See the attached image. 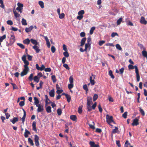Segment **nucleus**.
<instances>
[{"label": "nucleus", "instance_id": "1", "mask_svg": "<svg viewBox=\"0 0 147 147\" xmlns=\"http://www.w3.org/2000/svg\"><path fill=\"white\" fill-rule=\"evenodd\" d=\"M128 67L129 69H133L134 68L135 70V73L136 74V77L137 81V82H139L140 80V76L139 74V71L138 69V68L137 66L135 65L134 66L133 65L129 64L128 66Z\"/></svg>", "mask_w": 147, "mask_h": 147}, {"label": "nucleus", "instance_id": "2", "mask_svg": "<svg viewBox=\"0 0 147 147\" xmlns=\"http://www.w3.org/2000/svg\"><path fill=\"white\" fill-rule=\"evenodd\" d=\"M106 119L107 123L110 125L112 126L111 124V123H113L114 124H115V122L113 120V117L112 116H109L108 115H107L106 116Z\"/></svg>", "mask_w": 147, "mask_h": 147}, {"label": "nucleus", "instance_id": "3", "mask_svg": "<svg viewBox=\"0 0 147 147\" xmlns=\"http://www.w3.org/2000/svg\"><path fill=\"white\" fill-rule=\"evenodd\" d=\"M87 107L88 110L91 109V105L92 103V98L91 96H88L87 100Z\"/></svg>", "mask_w": 147, "mask_h": 147}, {"label": "nucleus", "instance_id": "4", "mask_svg": "<svg viewBox=\"0 0 147 147\" xmlns=\"http://www.w3.org/2000/svg\"><path fill=\"white\" fill-rule=\"evenodd\" d=\"M22 59L24 63V67L29 68L28 65H29V63L26 59V56L25 55H24L22 57Z\"/></svg>", "mask_w": 147, "mask_h": 147}, {"label": "nucleus", "instance_id": "5", "mask_svg": "<svg viewBox=\"0 0 147 147\" xmlns=\"http://www.w3.org/2000/svg\"><path fill=\"white\" fill-rule=\"evenodd\" d=\"M29 68L24 67V68L23 71L20 74L21 76L23 77L24 76L26 75L29 72Z\"/></svg>", "mask_w": 147, "mask_h": 147}, {"label": "nucleus", "instance_id": "6", "mask_svg": "<svg viewBox=\"0 0 147 147\" xmlns=\"http://www.w3.org/2000/svg\"><path fill=\"white\" fill-rule=\"evenodd\" d=\"M34 140L35 145L36 146H39L40 145L39 141V137L36 134L34 135Z\"/></svg>", "mask_w": 147, "mask_h": 147}, {"label": "nucleus", "instance_id": "7", "mask_svg": "<svg viewBox=\"0 0 147 147\" xmlns=\"http://www.w3.org/2000/svg\"><path fill=\"white\" fill-rule=\"evenodd\" d=\"M95 75L92 74V76L90 77V81L92 86L94 85L95 84L94 79H95Z\"/></svg>", "mask_w": 147, "mask_h": 147}, {"label": "nucleus", "instance_id": "8", "mask_svg": "<svg viewBox=\"0 0 147 147\" xmlns=\"http://www.w3.org/2000/svg\"><path fill=\"white\" fill-rule=\"evenodd\" d=\"M139 119L137 118H135L133 121V123L131 124V125L133 126H137L139 124Z\"/></svg>", "mask_w": 147, "mask_h": 147}, {"label": "nucleus", "instance_id": "9", "mask_svg": "<svg viewBox=\"0 0 147 147\" xmlns=\"http://www.w3.org/2000/svg\"><path fill=\"white\" fill-rule=\"evenodd\" d=\"M10 43L9 44V45H11L13 44L15 41V36L13 35H11V37L10 39Z\"/></svg>", "mask_w": 147, "mask_h": 147}, {"label": "nucleus", "instance_id": "10", "mask_svg": "<svg viewBox=\"0 0 147 147\" xmlns=\"http://www.w3.org/2000/svg\"><path fill=\"white\" fill-rule=\"evenodd\" d=\"M36 69L38 70L42 71L45 69V66L43 65H42L41 67H39L38 64H36Z\"/></svg>", "mask_w": 147, "mask_h": 147}, {"label": "nucleus", "instance_id": "11", "mask_svg": "<svg viewBox=\"0 0 147 147\" xmlns=\"http://www.w3.org/2000/svg\"><path fill=\"white\" fill-rule=\"evenodd\" d=\"M13 11L16 19L18 20V18L20 17V15L17 13L15 9H13Z\"/></svg>", "mask_w": 147, "mask_h": 147}, {"label": "nucleus", "instance_id": "12", "mask_svg": "<svg viewBox=\"0 0 147 147\" xmlns=\"http://www.w3.org/2000/svg\"><path fill=\"white\" fill-rule=\"evenodd\" d=\"M89 144L91 147H99V145L98 144H95L94 142L90 141Z\"/></svg>", "mask_w": 147, "mask_h": 147}, {"label": "nucleus", "instance_id": "13", "mask_svg": "<svg viewBox=\"0 0 147 147\" xmlns=\"http://www.w3.org/2000/svg\"><path fill=\"white\" fill-rule=\"evenodd\" d=\"M140 22L141 24H147V21L143 17H141Z\"/></svg>", "mask_w": 147, "mask_h": 147}, {"label": "nucleus", "instance_id": "14", "mask_svg": "<svg viewBox=\"0 0 147 147\" xmlns=\"http://www.w3.org/2000/svg\"><path fill=\"white\" fill-rule=\"evenodd\" d=\"M32 48L35 51L36 53H39L40 51V49L39 47L37 46V45H34L32 47Z\"/></svg>", "mask_w": 147, "mask_h": 147}, {"label": "nucleus", "instance_id": "15", "mask_svg": "<svg viewBox=\"0 0 147 147\" xmlns=\"http://www.w3.org/2000/svg\"><path fill=\"white\" fill-rule=\"evenodd\" d=\"M31 134L30 132L27 129H25V132L24 133V136L26 138H27L28 137V135Z\"/></svg>", "mask_w": 147, "mask_h": 147}, {"label": "nucleus", "instance_id": "16", "mask_svg": "<svg viewBox=\"0 0 147 147\" xmlns=\"http://www.w3.org/2000/svg\"><path fill=\"white\" fill-rule=\"evenodd\" d=\"M34 27L32 26H31L29 28H25V31L26 32L28 33L31 31L33 28Z\"/></svg>", "mask_w": 147, "mask_h": 147}, {"label": "nucleus", "instance_id": "17", "mask_svg": "<svg viewBox=\"0 0 147 147\" xmlns=\"http://www.w3.org/2000/svg\"><path fill=\"white\" fill-rule=\"evenodd\" d=\"M70 119L73 121H77V118L76 115H71L70 116Z\"/></svg>", "mask_w": 147, "mask_h": 147}, {"label": "nucleus", "instance_id": "18", "mask_svg": "<svg viewBox=\"0 0 147 147\" xmlns=\"http://www.w3.org/2000/svg\"><path fill=\"white\" fill-rule=\"evenodd\" d=\"M32 129L35 131H37V129L36 127V122L34 121L32 124Z\"/></svg>", "mask_w": 147, "mask_h": 147}, {"label": "nucleus", "instance_id": "19", "mask_svg": "<svg viewBox=\"0 0 147 147\" xmlns=\"http://www.w3.org/2000/svg\"><path fill=\"white\" fill-rule=\"evenodd\" d=\"M18 121V117H14L12 120L11 119L10 121L12 122L13 124H15L16 122Z\"/></svg>", "mask_w": 147, "mask_h": 147}, {"label": "nucleus", "instance_id": "20", "mask_svg": "<svg viewBox=\"0 0 147 147\" xmlns=\"http://www.w3.org/2000/svg\"><path fill=\"white\" fill-rule=\"evenodd\" d=\"M30 41L32 44L34 45H37L38 44V42L35 40L31 39H30Z\"/></svg>", "mask_w": 147, "mask_h": 147}, {"label": "nucleus", "instance_id": "21", "mask_svg": "<svg viewBox=\"0 0 147 147\" xmlns=\"http://www.w3.org/2000/svg\"><path fill=\"white\" fill-rule=\"evenodd\" d=\"M86 38H84L82 39L81 41V46H82L84 45L86 40Z\"/></svg>", "mask_w": 147, "mask_h": 147}, {"label": "nucleus", "instance_id": "22", "mask_svg": "<svg viewBox=\"0 0 147 147\" xmlns=\"http://www.w3.org/2000/svg\"><path fill=\"white\" fill-rule=\"evenodd\" d=\"M90 45L89 44H86L85 45V50H86L87 51L88 49L89 50L90 49Z\"/></svg>", "mask_w": 147, "mask_h": 147}, {"label": "nucleus", "instance_id": "23", "mask_svg": "<svg viewBox=\"0 0 147 147\" xmlns=\"http://www.w3.org/2000/svg\"><path fill=\"white\" fill-rule=\"evenodd\" d=\"M142 54L143 56L146 57L147 59V52L145 50L142 51Z\"/></svg>", "mask_w": 147, "mask_h": 147}, {"label": "nucleus", "instance_id": "24", "mask_svg": "<svg viewBox=\"0 0 147 147\" xmlns=\"http://www.w3.org/2000/svg\"><path fill=\"white\" fill-rule=\"evenodd\" d=\"M28 143H30V144L32 146L34 145V144L33 141L31 138H28Z\"/></svg>", "mask_w": 147, "mask_h": 147}, {"label": "nucleus", "instance_id": "25", "mask_svg": "<svg viewBox=\"0 0 147 147\" xmlns=\"http://www.w3.org/2000/svg\"><path fill=\"white\" fill-rule=\"evenodd\" d=\"M30 42V40L28 38H27L23 41V42L26 45L29 44Z\"/></svg>", "mask_w": 147, "mask_h": 147}, {"label": "nucleus", "instance_id": "26", "mask_svg": "<svg viewBox=\"0 0 147 147\" xmlns=\"http://www.w3.org/2000/svg\"><path fill=\"white\" fill-rule=\"evenodd\" d=\"M39 78H38L37 76H35L34 78V81L36 82L37 83H38L39 82Z\"/></svg>", "mask_w": 147, "mask_h": 147}, {"label": "nucleus", "instance_id": "27", "mask_svg": "<svg viewBox=\"0 0 147 147\" xmlns=\"http://www.w3.org/2000/svg\"><path fill=\"white\" fill-rule=\"evenodd\" d=\"M49 95L50 96L53 97L54 96V90H51L49 92Z\"/></svg>", "mask_w": 147, "mask_h": 147}, {"label": "nucleus", "instance_id": "28", "mask_svg": "<svg viewBox=\"0 0 147 147\" xmlns=\"http://www.w3.org/2000/svg\"><path fill=\"white\" fill-rule=\"evenodd\" d=\"M22 23L23 25L26 26L27 25L26 21L25 19L22 18Z\"/></svg>", "mask_w": 147, "mask_h": 147}, {"label": "nucleus", "instance_id": "29", "mask_svg": "<svg viewBox=\"0 0 147 147\" xmlns=\"http://www.w3.org/2000/svg\"><path fill=\"white\" fill-rule=\"evenodd\" d=\"M38 4L42 8H43L44 7V4L43 1H39L38 2Z\"/></svg>", "mask_w": 147, "mask_h": 147}, {"label": "nucleus", "instance_id": "30", "mask_svg": "<svg viewBox=\"0 0 147 147\" xmlns=\"http://www.w3.org/2000/svg\"><path fill=\"white\" fill-rule=\"evenodd\" d=\"M118 131L119 130L117 127H115V128L112 130V132L113 133H117Z\"/></svg>", "mask_w": 147, "mask_h": 147}, {"label": "nucleus", "instance_id": "31", "mask_svg": "<svg viewBox=\"0 0 147 147\" xmlns=\"http://www.w3.org/2000/svg\"><path fill=\"white\" fill-rule=\"evenodd\" d=\"M109 75L111 76V77L113 78L114 79L115 77L113 74V72L111 70H110L109 71Z\"/></svg>", "mask_w": 147, "mask_h": 147}, {"label": "nucleus", "instance_id": "32", "mask_svg": "<svg viewBox=\"0 0 147 147\" xmlns=\"http://www.w3.org/2000/svg\"><path fill=\"white\" fill-rule=\"evenodd\" d=\"M66 98H67V102H70V99H71V97L70 96L69 94H66L65 96Z\"/></svg>", "mask_w": 147, "mask_h": 147}, {"label": "nucleus", "instance_id": "33", "mask_svg": "<svg viewBox=\"0 0 147 147\" xmlns=\"http://www.w3.org/2000/svg\"><path fill=\"white\" fill-rule=\"evenodd\" d=\"M17 5L18 6V7L19 8L22 9H23V5L22 4L18 2L17 3Z\"/></svg>", "mask_w": 147, "mask_h": 147}, {"label": "nucleus", "instance_id": "34", "mask_svg": "<svg viewBox=\"0 0 147 147\" xmlns=\"http://www.w3.org/2000/svg\"><path fill=\"white\" fill-rule=\"evenodd\" d=\"M95 27L93 26L91 28L90 31V34H92L93 32L95 30Z\"/></svg>", "mask_w": 147, "mask_h": 147}, {"label": "nucleus", "instance_id": "35", "mask_svg": "<svg viewBox=\"0 0 147 147\" xmlns=\"http://www.w3.org/2000/svg\"><path fill=\"white\" fill-rule=\"evenodd\" d=\"M128 142V141L127 140L125 142V144H126V147H133V146H131L130 144Z\"/></svg>", "mask_w": 147, "mask_h": 147}, {"label": "nucleus", "instance_id": "36", "mask_svg": "<svg viewBox=\"0 0 147 147\" xmlns=\"http://www.w3.org/2000/svg\"><path fill=\"white\" fill-rule=\"evenodd\" d=\"M116 47L117 49H118L119 50L121 51L122 49L120 45L119 44H117L116 45Z\"/></svg>", "mask_w": 147, "mask_h": 147}, {"label": "nucleus", "instance_id": "37", "mask_svg": "<svg viewBox=\"0 0 147 147\" xmlns=\"http://www.w3.org/2000/svg\"><path fill=\"white\" fill-rule=\"evenodd\" d=\"M64 55L66 57H69V55L68 52L67 51H65L63 53Z\"/></svg>", "mask_w": 147, "mask_h": 147}, {"label": "nucleus", "instance_id": "38", "mask_svg": "<svg viewBox=\"0 0 147 147\" xmlns=\"http://www.w3.org/2000/svg\"><path fill=\"white\" fill-rule=\"evenodd\" d=\"M17 45L22 49H24L25 48L24 46L22 44L17 43Z\"/></svg>", "mask_w": 147, "mask_h": 147}, {"label": "nucleus", "instance_id": "39", "mask_svg": "<svg viewBox=\"0 0 147 147\" xmlns=\"http://www.w3.org/2000/svg\"><path fill=\"white\" fill-rule=\"evenodd\" d=\"M84 10H81V11H79L78 13V14L79 15H82L84 14Z\"/></svg>", "mask_w": 147, "mask_h": 147}, {"label": "nucleus", "instance_id": "40", "mask_svg": "<svg viewBox=\"0 0 147 147\" xmlns=\"http://www.w3.org/2000/svg\"><path fill=\"white\" fill-rule=\"evenodd\" d=\"M59 18L60 19H62L65 16V14L63 13H62L61 14L60 13L59 14Z\"/></svg>", "mask_w": 147, "mask_h": 147}, {"label": "nucleus", "instance_id": "41", "mask_svg": "<svg viewBox=\"0 0 147 147\" xmlns=\"http://www.w3.org/2000/svg\"><path fill=\"white\" fill-rule=\"evenodd\" d=\"M96 105V102L92 106H91V109L88 110H90L93 109L94 110Z\"/></svg>", "mask_w": 147, "mask_h": 147}, {"label": "nucleus", "instance_id": "42", "mask_svg": "<svg viewBox=\"0 0 147 147\" xmlns=\"http://www.w3.org/2000/svg\"><path fill=\"white\" fill-rule=\"evenodd\" d=\"M98 96L97 94H95L94 95L93 97V100L94 101L96 100L98 98Z\"/></svg>", "mask_w": 147, "mask_h": 147}, {"label": "nucleus", "instance_id": "43", "mask_svg": "<svg viewBox=\"0 0 147 147\" xmlns=\"http://www.w3.org/2000/svg\"><path fill=\"white\" fill-rule=\"evenodd\" d=\"M122 19L121 18H120L118 20L117 22V25H119L120 24L121 22H122Z\"/></svg>", "mask_w": 147, "mask_h": 147}, {"label": "nucleus", "instance_id": "44", "mask_svg": "<svg viewBox=\"0 0 147 147\" xmlns=\"http://www.w3.org/2000/svg\"><path fill=\"white\" fill-rule=\"evenodd\" d=\"M51 79L54 82H56V77L55 75H53L51 76Z\"/></svg>", "mask_w": 147, "mask_h": 147}, {"label": "nucleus", "instance_id": "45", "mask_svg": "<svg viewBox=\"0 0 147 147\" xmlns=\"http://www.w3.org/2000/svg\"><path fill=\"white\" fill-rule=\"evenodd\" d=\"M138 46L141 49H143L144 50H145V48L143 46V45L141 44H138Z\"/></svg>", "mask_w": 147, "mask_h": 147}, {"label": "nucleus", "instance_id": "46", "mask_svg": "<svg viewBox=\"0 0 147 147\" xmlns=\"http://www.w3.org/2000/svg\"><path fill=\"white\" fill-rule=\"evenodd\" d=\"M127 112L126 111L122 115V116L124 118L126 119L127 118Z\"/></svg>", "mask_w": 147, "mask_h": 147}, {"label": "nucleus", "instance_id": "47", "mask_svg": "<svg viewBox=\"0 0 147 147\" xmlns=\"http://www.w3.org/2000/svg\"><path fill=\"white\" fill-rule=\"evenodd\" d=\"M33 74H30V76L28 77V79L29 80L31 81L33 79Z\"/></svg>", "mask_w": 147, "mask_h": 147}, {"label": "nucleus", "instance_id": "48", "mask_svg": "<svg viewBox=\"0 0 147 147\" xmlns=\"http://www.w3.org/2000/svg\"><path fill=\"white\" fill-rule=\"evenodd\" d=\"M6 36L5 35H4L0 38V41L1 42H2L3 40L6 38Z\"/></svg>", "mask_w": 147, "mask_h": 147}, {"label": "nucleus", "instance_id": "49", "mask_svg": "<svg viewBox=\"0 0 147 147\" xmlns=\"http://www.w3.org/2000/svg\"><path fill=\"white\" fill-rule=\"evenodd\" d=\"M34 104H36L39 103V101L38 98L36 97H34Z\"/></svg>", "mask_w": 147, "mask_h": 147}, {"label": "nucleus", "instance_id": "50", "mask_svg": "<svg viewBox=\"0 0 147 147\" xmlns=\"http://www.w3.org/2000/svg\"><path fill=\"white\" fill-rule=\"evenodd\" d=\"M69 82L70 83H73V78L72 76H71L69 78Z\"/></svg>", "mask_w": 147, "mask_h": 147}, {"label": "nucleus", "instance_id": "51", "mask_svg": "<svg viewBox=\"0 0 147 147\" xmlns=\"http://www.w3.org/2000/svg\"><path fill=\"white\" fill-rule=\"evenodd\" d=\"M73 86V84L72 83H70L69 84L68 86V88L69 89L72 88Z\"/></svg>", "mask_w": 147, "mask_h": 147}, {"label": "nucleus", "instance_id": "52", "mask_svg": "<svg viewBox=\"0 0 147 147\" xmlns=\"http://www.w3.org/2000/svg\"><path fill=\"white\" fill-rule=\"evenodd\" d=\"M63 66L65 67L66 69L69 70L70 68L68 66V65L67 64H64L63 65Z\"/></svg>", "mask_w": 147, "mask_h": 147}, {"label": "nucleus", "instance_id": "53", "mask_svg": "<svg viewBox=\"0 0 147 147\" xmlns=\"http://www.w3.org/2000/svg\"><path fill=\"white\" fill-rule=\"evenodd\" d=\"M51 51L53 53H54L56 50V49L54 46H52L51 47Z\"/></svg>", "mask_w": 147, "mask_h": 147}, {"label": "nucleus", "instance_id": "54", "mask_svg": "<svg viewBox=\"0 0 147 147\" xmlns=\"http://www.w3.org/2000/svg\"><path fill=\"white\" fill-rule=\"evenodd\" d=\"M45 98H46L45 102H46V104H47L49 103V102L48 101V100L49 101V100L48 97L47 96V95H46L45 96Z\"/></svg>", "mask_w": 147, "mask_h": 147}, {"label": "nucleus", "instance_id": "55", "mask_svg": "<svg viewBox=\"0 0 147 147\" xmlns=\"http://www.w3.org/2000/svg\"><path fill=\"white\" fill-rule=\"evenodd\" d=\"M84 89L86 90V92L88 90V89L87 88V86L85 84L83 86Z\"/></svg>", "mask_w": 147, "mask_h": 147}, {"label": "nucleus", "instance_id": "56", "mask_svg": "<svg viewBox=\"0 0 147 147\" xmlns=\"http://www.w3.org/2000/svg\"><path fill=\"white\" fill-rule=\"evenodd\" d=\"M115 36H118V34L116 32H113L111 35V36L113 38Z\"/></svg>", "mask_w": 147, "mask_h": 147}, {"label": "nucleus", "instance_id": "57", "mask_svg": "<svg viewBox=\"0 0 147 147\" xmlns=\"http://www.w3.org/2000/svg\"><path fill=\"white\" fill-rule=\"evenodd\" d=\"M87 44H89L90 45L91 44V38L89 37L88 38L87 40Z\"/></svg>", "mask_w": 147, "mask_h": 147}, {"label": "nucleus", "instance_id": "58", "mask_svg": "<svg viewBox=\"0 0 147 147\" xmlns=\"http://www.w3.org/2000/svg\"><path fill=\"white\" fill-rule=\"evenodd\" d=\"M7 111H4V113L5 114L6 118L7 119H8L9 118V117L10 116V115L8 113H6Z\"/></svg>", "mask_w": 147, "mask_h": 147}, {"label": "nucleus", "instance_id": "59", "mask_svg": "<svg viewBox=\"0 0 147 147\" xmlns=\"http://www.w3.org/2000/svg\"><path fill=\"white\" fill-rule=\"evenodd\" d=\"M43 110V106L40 105L38 107L37 110Z\"/></svg>", "mask_w": 147, "mask_h": 147}, {"label": "nucleus", "instance_id": "60", "mask_svg": "<svg viewBox=\"0 0 147 147\" xmlns=\"http://www.w3.org/2000/svg\"><path fill=\"white\" fill-rule=\"evenodd\" d=\"M7 22L8 24L10 25H11L13 24V22L11 20H9L7 21Z\"/></svg>", "mask_w": 147, "mask_h": 147}, {"label": "nucleus", "instance_id": "61", "mask_svg": "<svg viewBox=\"0 0 147 147\" xmlns=\"http://www.w3.org/2000/svg\"><path fill=\"white\" fill-rule=\"evenodd\" d=\"M95 131L96 132L100 133L102 131V130L101 129L97 128L96 129Z\"/></svg>", "mask_w": 147, "mask_h": 147}, {"label": "nucleus", "instance_id": "62", "mask_svg": "<svg viewBox=\"0 0 147 147\" xmlns=\"http://www.w3.org/2000/svg\"><path fill=\"white\" fill-rule=\"evenodd\" d=\"M105 42L104 40H100L99 42V45L100 46H102Z\"/></svg>", "mask_w": 147, "mask_h": 147}, {"label": "nucleus", "instance_id": "63", "mask_svg": "<svg viewBox=\"0 0 147 147\" xmlns=\"http://www.w3.org/2000/svg\"><path fill=\"white\" fill-rule=\"evenodd\" d=\"M19 105L21 107L23 106L24 105V101H23L20 102L19 103Z\"/></svg>", "mask_w": 147, "mask_h": 147}, {"label": "nucleus", "instance_id": "64", "mask_svg": "<svg viewBox=\"0 0 147 147\" xmlns=\"http://www.w3.org/2000/svg\"><path fill=\"white\" fill-rule=\"evenodd\" d=\"M83 15H79L77 17V18L79 20H80L83 18Z\"/></svg>", "mask_w": 147, "mask_h": 147}]
</instances>
